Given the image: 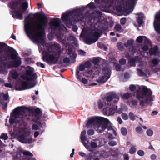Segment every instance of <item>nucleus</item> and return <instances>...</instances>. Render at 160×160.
Returning <instances> with one entry per match:
<instances>
[{"mask_svg": "<svg viewBox=\"0 0 160 160\" xmlns=\"http://www.w3.org/2000/svg\"><path fill=\"white\" fill-rule=\"evenodd\" d=\"M47 22L43 19H39L33 22L32 18L28 16L24 20V30L28 37L35 43H39L44 47L42 52L43 60L48 63L54 64L58 60L59 51L58 53L52 51L51 48L46 47L45 43V28Z\"/></svg>", "mask_w": 160, "mask_h": 160, "instance_id": "nucleus-1", "label": "nucleus"}, {"mask_svg": "<svg viewBox=\"0 0 160 160\" xmlns=\"http://www.w3.org/2000/svg\"><path fill=\"white\" fill-rule=\"evenodd\" d=\"M41 115V111L39 108L36 109L33 113L22 107H18L14 110L11 115L9 122L11 126L18 128V133L16 134L17 138L20 142L25 143H30L32 141V138L30 135V130L26 128V124L24 120L31 119L35 122Z\"/></svg>", "mask_w": 160, "mask_h": 160, "instance_id": "nucleus-2", "label": "nucleus"}, {"mask_svg": "<svg viewBox=\"0 0 160 160\" xmlns=\"http://www.w3.org/2000/svg\"><path fill=\"white\" fill-rule=\"evenodd\" d=\"M91 66V62L89 61L82 63L78 67L76 71V77L77 79H80V76H84L86 77L91 78L93 79L96 78L97 75L100 76L96 80L100 83H104L109 78L111 74V70L107 67L105 68L100 72L99 69L94 68L85 71V68H90Z\"/></svg>", "mask_w": 160, "mask_h": 160, "instance_id": "nucleus-3", "label": "nucleus"}, {"mask_svg": "<svg viewBox=\"0 0 160 160\" xmlns=\"http://www.w3.org/2000/svg\"><path fill=\"white\" fill-rule=\"evenodd\" d=\"M98 7L104 10L106 7L112 6L127 16L133 10L137 0H95Z\"/></svg>", "mask_w": 160, "mask_h": 160, "instance_id": "nucleus-4", "label": "nucleus"}, {"mask_svg": "<svg viewBox=\"0 0 160 160\" xmlns=\"http://www.w3.org/2000/svg\"><path fill=\"white\" fill-rule=\"evenodd\" d=\"M119 100L118 96L114 93L105 98L102 101L99 100L98 101L97 104L99 108H104L103 112L104 114L108 116L111 115L115 113L117 106L112 105V103H116Z\"/></svg>", "mask_w": 160, "mask_h": 160, "instance_id": "nucleus-5", "label": "nucleus"}, {"mask_svg": "<svg viewBox=\"0 0 160 160\" xmlns=\"http://www.w3.org/2000/svg\"><path fill=\"white\" fill-rule=\"evenodd\" d=\"M34 69L30 67L26 68V74L22 75V78L28 82L24 81L17 83L16 85V89L18 90H22L34 87L37 83L38 82L35 81L37 78L36 73L34 72Z\"/></svg>", "mask_w": 160, "mask_h": 160, "instance_id": "nucleus-6", "label": "nucleus"}, {"mask_svg": "<svg viewBox=\"0 0 160 160\" xmlns=\"http://www.w3.org/2000/svg\"><path fill=\"white\" fill-rule=\"evenodd\" d=\"M83 15L80 9H75L72 11L67 12L62 16V20L67 27L70 28L71 25L79 21H82Z\"/></svg>", "mask_w": 160, "mask_h": 160, "instance_id": "nucleus-7", "label": "nucleus"}, {"mask_svg": "<svg viewBox=\"0 0 160 160\" xmlns=\"http://www.w3.org/2000/svg\"><path fill=\"white\" fill-rule=\"evenodd\" d=\"M10 58L12 61L9 62L6 59L1 58H0V71H2L4 74H6L7 71L6 69L8 68L14 67H16L21 64V62L20 58L17 56V53H14L10 56Z\"/></svg>", "mask_w": 160, "mask_h": 160, "instance_id": "nucleus-8", "label": "nucleus"}, {"mask_svg": "<svg viewBox=\"0 0 160 160\" xmlns=\"http://www.w3.org/2000/svg\"><path fill=\"white\" fill-rule=\"evenodd\" d=\"M28 6V3L26 2H21L20 4L17 1L12 2L9 4V7L15 10L11 11L10 13L13 18L22 19L23 18L22 13L26 10Z\"/></svg>", "mask_w": 160, "mask_h": 160, "instance_id": "nucleus-9", "label": "nucleus"}, {"mask_svg": "<svg viewBox=\"0 0 160 160\" xmlns=\"http://www.w3.org/2000/svg\"><path fill=\"white\" fill-rule=\"evenodd\" d=\"M109 123V120L106 118L96 117L89 119L87 122V126L93 127L96 130L101 132L105 129L106 125L108 124Z\"/></svg>", "mask_w": 160, "mask_h": 160, "instance_id": "nucleus-10", "label": "nucleus"}, {"mask_svg": "<svg viewBox=\"0 0 160 160\" xmlns=\"http://www.w3.org/2000/svg\"><path fill=\"white\" fill-rule=\"evenodd\" d=\"M152 92L148 90L145 87L139 88L137 94V98L141 101L140 105L144 106L148 102L152 101L153 98L152 96Z\"/></svg>", "mask_w": 160, "mask_h": 160, "instance_id": "nucleus-11", "label": "nucleus"}, {"mask_svg": "<svg viewBox=\"0 0 160 160\" xmlns=\"http://www.w3.org/2000/svg\"><path fill=\"white\" fill-rule=\"evenodd\" d=\"M100 32L98 29L89 30L88 36L85 39L86 43L90 44L96 42L100 36Z\"/></svg>", "mask_w": 160, "mask_h": 160, "instance_id": "nucleus-12", "label": "nucleus"}, {"mask_svg": "<svg viewBox=\"0 0 160 160\" xmlns=\"http://www.w3.org/2000/svg\"><path fill=\"white\" fill-rule=\"evenodd\" d=\"M134 41L132 39L128 40L126 43H124V46L126 48H127L129 47V49L126 51L125 54L126 58H128L132 57V55H137V53H138L136 50V48L131 47L133 44Z\"/></svg>", "mask_w": 160, "mask_h": 160, "instance_id": "nucleus-13", "label": "nucleus"}, {"mask_svg": "<svg viewBox=\"0 0 160 160\" xmlns=\"http://www.w3.org/2000/svg\"><path fill=\"white\" fill-rule=\"evenodd\" d=\"M136 41L138 43L143 42L145 43V45L142 48L141 50H140L139 51V52L142 51H146L151 47V43L145 36H138L136 39Z\"/></svg>", "mask_w": 160, "mask_h": 160, "instance_id": "nucleus-14", "label": "nucleus"}, {"mask_svg": "<svg viewBox=\"0 0 160 160\" xmlns=\"http://www.w3.org/2000/svg\"><path fill=\"white\" fill-rule=\"evenodd\" d=\"M137 71V74L139 76H148L150 75L149 71L147 69L146 64L145 63H140L138 64Z\"/></svg>", "mask_w": 160, "mask_h": 160, "instance_id": "nucleus-15", "label": "nucleus"}, {"mask_svg": "<svg viewBox=\"0 0 160 160\" xmlns=\"http://www.w3.org/2000/svg\"><path fill=\"white\" fill-rule=\"evenodd\" d=\"M8 98V94L1 93L0 94V103L2 105V108L5 110H7V103L5 101L7 100Z\"/></svg>", "mask_w": 160, "mask_h": 160, "instance_id": "nucleus-16", "label": "nucleus"}, {"mask_svg": "<svg viewBox=\"0 0 160 160\" xmlns=\"http://www.w3.org/2000/svg\"><path fill=\"white\" fill-rule=\"evenodd\" d=\"M19 75V73L15 70H12L9 72L8 77V81L10 82H12L14 80L17 79Z\"/></svg>", "mask_w": 160, "mask_h": 160, "instance_id": "nucleus-17", "label": "nucleus"}, {"mask_svg": "<svg viewBox=\"0 0 160 160\" xmlns=\"http://www.w3.org/2000/svg\"><path fill=\"white\" fill-rule=\"evenodd\" d=\"M154 26L156 31L160 33V11L159 13L155 16Z\"/></svg>", "mask_w": 160, "mask_h": 160, "instance_id": "nucleus-18", "label": "nucleus"}, {"mask_svg": "<svg viewBox=\"0 0 160 160\" xmlns=\"http://www.w3.org/2000/svg\"><path fill=\"white\" fill-rule=\"evenodd\" d=\"M87 143L90 146L91 149L90 151H92L91 148H95L100 147L102 146V143L100 140L98 139H94L92 141L91 143H89L88 142H87Z\"/></svg>", "mask_w": 160, "mask_h": 160, "instance_id": "nucleus-19", "label": "nucleus"}, {"mask_svg": "<svg viewBox=\"0 0 160 160\" xmlns=\"http://www.w3.org/2000/svg\"><path fill=\"white\" fill-rule=\"evenodd\" d=\"M86 132L85 130H84L81 132V139L82 143L85 147L89 151H91L90 146L87 143V142H88V141L86 139V137L85 136Z\"/></svg>", "mask_w": 160, "mask_h": 160, "instance_id": "nucleus-20", "label": "nucleus"}, {"mask_svg": "<svg viewBox=\"0 0 160 160\" xmlns=\"http://www.w3.org/2000/svg\"><path fill=\"white\" fill-rule=\"evenodd\" d=\"M60 20L59 19L56 18L51 21L50 23V27L52 29H55L58 28L60 24Z\"/></svg>", "mask_w": 160, "mask_h": 160, "instance_id": "nucleus-21", "label": "nucleus"}, {"mask_svg": "<svg viewBox=\"0 0 160 160\" xmlns=\"http://www.w3.org/2000/svg\"><path fill=\"white\" fill-rule=\"evenodd\" d=\"M135 14L138 16L137 22L138 26H140L143 23V19L144 18V14L142 13H135Z\"/></svg>", "mask_w": 160, "mask_h": 160, "instance_id": "nucleus-22", "label": "nucleus"}, {"mask_svg": "<svg viewBox=\"0 0 160 160\" xmlns=\"http://www.w3.org/2000/svg\"><path fill=\"white\" fill-rule=\"evenodd\" d=\"M141 60V58H138V56L135 58V59H130L129 61V63L131 66H135V63L138 62H139Z\"/></svg>", "mask_w": 160, "mask_h": 160, "instance_id": "nucleus-23", "label": "nucleus"}, {"mask_svg": "<svg viewBox=\"0 0 160 160\" xmlns=\"http://www.w3.org/2000/svg\"><path fill=\"white\" fill-rule=\"evenodd\" d=\"M149 53L151 55H158V51L157 46H156L153 48H151L149 50Z\"/></svg>", "mask_w": 160, "mask_h": 160, "instance_id": "nucleus-24", "label": "nucleus"}, {"mask_svg": "<svg viewBox=\"0 0 160 160\" xmlns=\"http://www.w3.org/2000/svg\"><path fill=\"white\" fill-rule=\"evenodd\" d=\"M101 13L100 11H98L95 13L93 14L92 19L95 20H97L99 17L101 15Z\"/></svg>", "mask_w": 160, "mask_h": 160, "instance_id": "nucleus-25", "label": "nucleus"}, {"mask_svg": "<svg viewBox=\"0 0 160 160\" xmlns=\"http://www.w3.org/2000/svg\"><path fill=\"white\" fill-rule=\"evenodd\" d=\"M106 127H107L108 129V131H111V132H113L115 135H116V132L115 131L113 130L112 127L111 126L110 122L108 124L106 125Z\"/></svg>", "mask_w": 160, "mask_h": 160, "instance_id": "nucleus-26", "label": "nucleus"}, {"mask_svg": "<svg viewBox=\"0 0 160 160\" xmlns=\"http://www.w3.org/2000/svg\"><path fill=\"white\" fill-rule=\"evenodd\" d=\"M80 76V79H77L81 82H82L83 84L87 83L88 82V79L85 78H82V76Z\"/></svg>", "mask_w": 160, "mask_h": 160, "instance_id": "nucleus-27", "label": "nucleus"}, {"mask_svg": "<svg viewBox=\"0 0 160 160\" xmlns=\"http://www.w3.org/2000/svg\"><path fill=\"white\" fill-rule=\"evenodd\" d=\"M135 130L139 134H142L143 132L142 129L140 127H138L136 128Z\"/></svg>", "mask_w": 160, "mask_h": 160, "instance_id": "nucleus-28", "label": "nucleus"}, {"mask_svg": "<svg viewBox=\"0 0 160 160\" xmlns=\"http://www.w3.org/2000/svg\"><path fill=\"white\" fill-rule=\"evenodd\" d=\"M115 30L119 32H121L122 30V27L119 24H117L114 27Z\"/></svg>", "mask_w": 160, "mask_h": 160, "instance_id": "nucleus-29", "label": "nucleus"}, {"mask_svg": "<svg viewBox=\"0 0 160 160\" xmlns=\"http://www.w3.org/2000/svg\"><path fill=\"white\" fill-rule=\"evenodd\" d=\"M101 60V59L99 58L96 57L93 59L92 62L94 64H96L100 61Z\"/></svg>", "mask_w": 160, "mask_h": 160, "instance_id": "nucleus-30", "label": "nucleus"}, {"mask_svg": "<svg viewBox=\"0 0 160 160\" xmlns=\"http://www.w3.org/2000/svg\"><path fill=\"white\" fill-rule=\"evenodd\" d=\"M129 115L130 119L133 121L135 120L137 117V116L134 115L132 112H130L129 113Z\"/></svg>", "mask_w": 160, "mask_h": 160, "instance_id": "nucleus-31", "label": "nucleus"}, {"mask_svg": "<svg viewBox=\"0 0 160 160\" xmlns=\"http://www.w3.org/2000/svg\"><path fill=\"white\" fill-rule=\"evenodd\" d=\"M136 148L134 146L132 147L129 150V152L131 154H133L136 152Z\"/></svg>", "mask_w": 160, "mask_h": 160, "instance_id": "nucleus-32", "label": "nucleus"}, {"mask_svg": "<svg viewBox=\"0 0 160 160\" xmlns=\"http://www.w3.org/2000/svg\"><path fill=\"white\" fill-rule=\"evenodd\" d=\"M23 155H25L31 157H32L33 156V154L30 152L28 151H24L23 152Z\"/></svg>", "mask_w": 160, "mask_h": 160, "instance_id": "nucleus-33", "label": "nucleus"}, {"mask_svg": "<svg viewBox=\"0 0 160 160\" xmlns=\"http://www.w3.org/2000/svg\"><path fill=\"white\" fill-rule=\"evenodd\" d=\"M8 136L7 134H2L0 136V138L3 139L4 140H6L8 138Z\"/></svg>", "mask_w": 160, "mask_h": 160, "instance_id": "nucleus-34", "label": "nucleus"}, {"mask_svg": "<svg viewBox=\"0 0 160 160\" xmlns=\"http://www.w3.org/2000/svg\"><path fill=\"white\" fill-rule=\"evenodd\" d=\"M95 6L94 3H91L88 4L87 6H86V8L89 7V9H93L94 8Z\"/></svg>", "mask_w": 160, "mask_h": 160, "instance_id": "nucleus-35", "label": "nucleus"}, {"mask_svg": "<svg viewBox=\"0 0 160 160\" xmlns=\"http://www.w3.org/2000/svg\"><path fill=\"white\" fill-rule=\"evenodd\" d=\"M5 46V44L0 42V55L1 54V53L2 52L3 47Z\"/></svg>", "mask_w": 160, "mask_h": 160, "instance_id": "nucleus-36", "label": "nucleus"}, {"mask_svg": "<svg viewBox=\"0 0 160 160\" xmlns=\"http://www.w3.org/2000/svg\"><path fill=\"white\" fill-rule=\"evenodd\" d=\"M122 119L124 120H127L128 118V115L126 113H122Z\"/></svg>", "mask_w": 160, "mask_h": 160, "instance_id": "nucleus-37", "label": "nucleus"}, {"mask_svg": "<svg viewBox=\"0 0 160 160\" xmlns=\"http://www.w3.org/2000/svg\"><path fill=\"white\" fill-rule=\"evenodd\" d=\"M153 131L151 129H148L147 131V134L148 136H152L153 134Z\"/></svg>", "mask_w": 160, "mask_h": 160, "instance_id": "nucleus-38", "label": "nucleus"}, {"mask_svg": "<svg viewBox=\"0 0 160 160\" xmlns=\"http://www.w3.org/2000/svg\"><path fill=\"white\" fill-rule=\"evenodd\" d=\"M121 132L122 135H125L127 133V130L124 128H121Z\"/></svg>", "mask_w": 160, "mask_h": 160, "instance_id": "nucleus-39", "label": "nucleus"}, {"mask_svg": "<svg viewBox=\"0 0 160 160\" xmlns=\"http://www.w3.org/2000/svg\"><path fill=\"white\" fill-rule=\"evenodd\" d=\"M118 48L120 50H122L123 49V46L121 43H118L117 44Z\"/></svg>", "mask_w": 160, "mask_h": 160, "instance_id": "nucleus-40", "label": "nucleus"}, {"mask_svg": "<svg viewBox=\"0 0 160 160\" xmlns=\"http://www.w3.org/2000/svg\"><path fill=\"white\" fill-rule=\"evenodd\" d=\"M113 62L114 63V65L115 66L116 70L117 71L121 70V69L120 66L118 64H117L116 65L115 63L114 62Z\"/></svg>", "mask_w": 160, "mask_h": 160, "instance_id": "nucleus-41", "label": "nucleus"}, {"mask_svg": "<svg viewBox=\"0 0 160 160\" xmlns=\"http://www.w3.org/2000/svg\"><path fill=\"white\" fill-rule=\"evenodd\" d=\"M137 153L138 154L141 156H143L144 154V152L142 150H139L138 151Z\"/></svg>", "mask_w": 160, "mask_h": 160, "instance_id": "nucleus-42", "label": "nucleus"}, {"mask_svg": "<svg viewBox=\"0 0 160 160\" xmlns=\"http://www.w3.org/2000/svg\"><path fill=\"white\" fill-rule=\"evenodd\" d=\"M32 129L34 130H38L39 129V127L36 124H34L32 126Z\"/></svg>", "mask_w": 160, "mask_h": 160, "instance_id": "nucleus-43", "label": "nucleus"}, {"mask_svg": "<svg viewBox=\"0 0 160 160\" xmlns=\"http://www.w3.org/2000/svg\"><path fill=\"white\" fill-rule=\"evenodd\" d=\"M48 38L50 40H52L54 38V35L51 33H49L48 35Z\"/></svg>", "mask_w": 160, "mask_h": 160, "instance_id": "nucleus-44", "label": "nucleus"}, {"mask_svg": "<svg viewBox=\"0 0 160 160\" xmlns=\"http://www.w3.org/2000/svg\"><path fill=\"white\" fill-rule=\"evenodd\" d=\"M94 131L92 129L89 130L87 132L88 134L89 135H92L94 134Z\"/></svg>", "mask_w": 160, "mask_h": 160, "instance_id": "nucleus-45", "label": "nucleus"}, {"mask_svg": "<svg viewBox=\"0 0 160 160\" xmlns=\"http://www.w3.org/2000/svg\"><path fill=\"white\" fill-rule=\"evenodd\" d=\"M158 60L156 59H153L152 61V63L154 65H157L158 64Z\"/></svg>", "mask_w": 160, "mask_h": 160, "instance_id": "nucleus-46", "label": "nucleus"}, {"mask_svg": "<svg viewBox=\"0 0 160 160\" xmlns=\"http://www.w3.org/2000/svg\"><path fill=\"white\" fill-rule=\"evenodd\" d=\"M108 144L110 145L113 146L116 144V142L114 141L111 140L109 142Z\"/></svg>", "mask_w": 160, "mask_h": 160, "instance_id": "nucleus-47", "label": "nucleus"}, {"mask_svg": "<svg viewBox=\"0 0 160 160\" xmlns=\"http://www.w3.org/2000/svg\"><path fill=\"white\" fill-rule=\"evenodd\" d=\"M138 101L136 100H133L131 102V104L132 106H134L138 104Z\"/></svg>", "mask_w": 160, "mask_h": 160, "instance_id": "nucleus-48", "label": "nucleus"}, {"mask_svg": "<svg viewBox=\"0 0 160 160\" xmlns=\"http://www.w3.org/2000/svg\"><path fill=\"white\" fill-rule=\"evenodd\" d=\"M78 54L83 56H85L86 54V52L82 50H78Z\"/></svg>", "mask_w": 160, "mask_h": 160, "instance_id": "nucleus-49", "label": "nucleus"}, {"mask_svg": "<svg viewBox=\"0 0 160 160\" xmlns=\"http://www.w3.org/2000/svg\"><path fill=\"white\" fill-rule=\"evenodd\" d=\"M117 109V108L116 109L115 112H116L117 113H119V114H120L122 112H123V110H122V107H121L118 110H116Z\"/></svg>", "mask_w": 160, "mask_h": 160, "instance_id": "nucleus-50", "label": "nucleus"}, {"mask_svg": "<svg viewBox=\"0 0 160 160\" xmlns=\"http://www.w3.org/2000/svg\"><path fill=\"white\" fill-rule=\"evenodd\" d=\"M130 96V95L129 94L125 93L123 95L122 98H123L127 99Z\"/></svg>", "mask_w": 160, "mask_h": 160, "instance_id": "nucleus-51", "label": "nucleus"}, {"mask_svg": "<svg viewBox=\"0 0 160 160\" xmlns=\"http://www.w3.org/2000/svg\"><path fill=\"white\" fill-rule=\"evenodd\" d=\"M120 63L122 65L125 64L126 63V60L123 58H122L119 60Z\"/></svg>", "mask_w": 160, "mask_h": 160, "instance_id": "nucleus-52", "label": "nucleus"}, {"mask_svg": "<svg viewBox=\"0 0 160 160\" xmlns=\"http://www.w3.org/2000/svg\"><path fill=\"white\" fill-rule=\"evenodd\" d=\"M126 21V19L125 18H122L120 20L121 23L122 25L124 24L125 23Z\"/></svg>", "mask_w": 160, "mask_h": 160, "instance_id": "nucleus-53", "label": "nucleus"}, {"mask_svg": "<svg viewBox=\"0 0 160 160\" xmlns=\"http://www.w3.org/2000/svg\"><path fill=\"white\" fill-rule=\"evenodd\" d=\"M130 90L131 91H133L136 89V87L133 85H131L129 87Z\"/></svg>", "mask_w": 160, "mask_h": 160, "instance_id": "nucleus-54", "label": "nucleus"}, {"mask_svg": "<svg viewBox=\"0 0 160 160\" xmlns=\"http://www.w3.org/2000/svg\"><path fill=\"white\" fill-rule=\"evenodd\" d=\"M121 107L122 108V110H123V111H126L128 110L127 107V106H126L125 105H122L121 106Z\"/></svg>", "mask_w": 160, "mask_h": 160, "instance_id": "nucleus-55", "label": "nucleus"}, {"mask_svg": "<svg viewBox=\"0 0 160 160\" xmlns=\"http://www.w3.org/2000/svg\"><path fill=\"white\" fill-rule=\"evenodd\" d=\"M63 60L64 62L66 63H69L70 62L69 59L67 57L64 58Z\"/></svg>", "mask_w": 160, "mask_h": 160, "instance_id": "nucleus-56", "label": "nucleus"}, {"mask_svg": "<svg viewBox=\"0 0 160 160\" xmlns=\"http://www.w3.org/2000/svg\"><path fill=\"white\" fill-rule=\"evenodd\" d=\"M124 159V160H128L129 157L128 154H125L123 155Z\"/></svg>", "mask_w": 160, "mask_h": 160, "instance_id": "nucleus-57", "label": "nucleus"}, {"mask_svg": "<svg viewBox=\"0 0 160 160\" xmlns=\"http://www.w3.org/2000/svg\"><path fill=\"white\" fill-rule=\"evenodd\" d=\"M37 65L38 66H40L42 68H45V66H44V65L43 63H42L41 62H38L37 63Z\"/></svg>", "mask_w": 160, "mask_h": 160, "instance_id": "nucleus-58", "label": "nucleus"}, {"mask_svg": "<svg viewBox=\"0 0 160 160\" xmlns=\"http://www.w3.org/2000/svg\"><path fill=\"white\" fill-rule=\"evenodd\" d=\"M5 86L6 87L9 88H12V85L10 83H6L5 84Z\"/></svg>", "mask_w": 160, "mask_h": 160, "instance_id": "nucleus-59", "label": "nucleus"}, {"mask_svg": "<svg viewBox=\"0 0 160 160\" xmlns=\"http://www.w3.org/2000/svg\"><path fill=\"white\" fill-rule=\"evenodd\" d=\"M117 121L119 122L120 124H122L123 122V121L121 119V118L120 117L118 118L117 119Z\"/></svg>", "mask_w": 160, "mask_h": 160, "instance_id": "nucleus-60", "label": "nucleus"}, {"mask_svg": "<svg viewBox=\"0 0 160 160\" xmlns=\"http://www.w3.org/2000/svg\"><path fill=\"white\" fill-rule=\"evenodd\" d=\"M156 158V156L155 154H152L151 156V158L152 160H154Z\"/></svg>", "mask_w": 160, "mask_h": 160, "instance_id": "nucleus-61", "label": "nucleus"}, {"mask_svg": "<svg viewBox=\"0 0 160 160\" xmlns=\"http://www.w3.org/2000/svg\"><path fill=\"white\" fill-rule=\"evenodd\" d=\"M130 75L128 73H125L124 75L125 78L128 79L129 78Z\"/></svg>", "mask_w": 160, "mask_h": 160, "instance_id": "nucleus-62", "label": "nucleus"}, {"mask_svg": "<svg viewBox=\"0 0 160 160\" xmlns=\"http://www.w3.org/2000/svg\"><path fill=\"white\" fill-rule=\"evenodd\" d=\"M72 29L74 32H76L77 31L78 28L76 26H74L72 27Z\"/></svg>", "mask_w": 160, "mask_h": 160, "instance_id": "nucleus-63", "label": "nucleus"}, {"mask_svg": "<svg viewBox=\"0 0 160 160\" xmlns=\"http://www.w3.org/2000/svg\"><path fill=\"white\" fill-rule=\"evenodd\" d=\"M79 154L82 157H84L86 156V154L83 152H79Z\"/></svg>", "mask_w": 160, "mask_h": 160, "instance_id": "nucleus-64", "label": "nucleus"}]
</instances>
